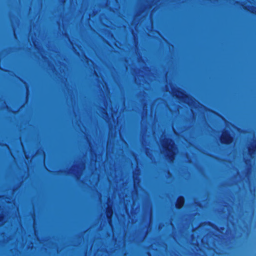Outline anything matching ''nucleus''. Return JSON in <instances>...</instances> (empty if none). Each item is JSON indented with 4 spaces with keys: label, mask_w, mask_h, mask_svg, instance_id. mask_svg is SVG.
<instances>
[{
    "label": "nucleus",
    "mask_w": 256,
    "mask_h": 256,
    "mask_svg": "<svg viewBox=\"0 0 256 256\" xmlns=\"http://www.w3.org/2000/svg\"><path fill=\"white\" fill-rule=\"evenodd\" d=\"M162 152L168 158L170 162H172L176 154V148L174 142L170 139L164 138L162 140Z\"/></svg>",
    "instance_id": "f257e3e1"
},
{
    "label": "nucleus",
    "mask_w": 256,
    "mask_h": 256,
    "mask_svg": "<svg viewBox=\"0 0 256 256\" xmlns=\"http://www.w3.org/2000/svg\"><path fill=\"white\" fill-rule=\"evenodd\" d=\"M220 141L224 144H230L232 141V138L229 134L225 132L221 136Z\"/></svg>",
    "instance_id": "f03ea898"
},
{
    "label": "nucleus",
    "mask_w": 256,
    "mask_h": 256,
    "mask_svg": "<svg viewBox=\"0 0 256 256\" xmlns=\"http://www.w3.org/2000/svg\"><path fill=\"white\" fill-rule=\"evenodd\" d=\"M184 198L183 197H180L178 198L176 204V207L178 208H180L184 204Z\"/></svg>",
    "instance_id": "7ed1b4c3"
},
{
    "label": "nucleus",
    "mask_w": 256,
    "mask_h": 256,
    "mask_svg": "<svg viewBox=\"0 0 256 256\" xmlns=\"http://www.w3.org/2000/svg\"><path fill=\"white\" fill-rule=\"evenodd\" d=\"M256 151V147L254 148H248V152L252 158H254V157L255 152Z\"/></svg>",
    "instance_id": "20e7f679"
},
{
    "label": "nucleus",
    "mask_w": 256,
    "mask_h": 256,
    "mask_svg": "<svg viewBox=\"0 0 256 256\" xmlns=\"http://www.w3.org/2000/svg\"><path fill=\"white\" fill-rule=\"evenodd\" d=\"M112 214V212L110 209H108L107 211L106 216L108 218H110Z\"/></svg>",
    "instance_id": "39448f33"
},
{
    "label": "nucleus",
    "mask_w": 256,
    "mask_h": 256,
    "mask_svg": "<svg viewBox=\"0 0 256 256\" xmlns=\"http://www.w3.org/2000/svg\"><path fill=\"white\" fill-rule=\"evenodd\" d=\"M4 222V218L2 216H0V226L2 225Z\"/></svg>",
    "instance_id": "423d86ee"
},
{
    "label": "nucleus",
    "mask_w": 256,
    "mask_h": 256,
    "mask_svg": "<svg viewBox=\"0 0 256 256\" xmlns=\"http://www.w3.org/2000/svg\"><path fill=\"white\" fill-rule=\"evenodd\" d=\"M135 175H136V174H134V182H136V177H135Z\"/></svg>",
    "instance_id": "0eeeda50"
},
{
    "label": "nucleus",
    "mask_w": 256,
    "mask_h": 256,
    "mask_svg": "<svg viewBox=\"0 0 256 256\" xmlns=\"http://www.w3.org/2000/svg\"><path fill=\"white\" fill-rule=\"evenodd\" d=\"M246 164H248V160H246Z\"/></svg>",
    "instance_id": "6e6552de"
},
{
    "label": "nucleus",
    "mask_w": 256,
    "mask_h": 256,
    "mask_svg": "<svg viewBox=\"0 0 256 256\" xmlns=\"http://www.w3.org/2000/svg\"><path fill=\"white\" fill-rule=\"evenodd\" d=\"M152 14H151L150 16H152Z\"/></svg>",
    "instance_id": "1a4fd4ad"
}]
</instances>
